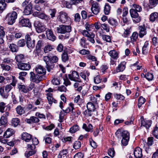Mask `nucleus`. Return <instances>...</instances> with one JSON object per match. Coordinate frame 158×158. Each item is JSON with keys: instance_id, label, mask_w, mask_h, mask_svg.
Instances as JSON below:
<instances>
[{"instance_id": "obj_1", "label": "nucleus", "mask_w": 158, "mask_h": 158, "mask_svg": "<svg viewBox=\"0 0 158 158\" xmlns=\"http://www.w3.org/2000/svg\"><path fill=\"white\" fill-rule=\"evenodd\" d=\"M116 135L119 137L121 135L122 137L121 143L123 146H126L128 143L129 139V133L126 131H121L120 130H118L115 132Z\"/></svg>"}, {"instance_id": "obj_2", "label": "nucleus", "mask_w": 158, "mask_h": 158, "mask_svg": "<svg viewBox=\"0 0 158 158\" xmlns=\"http://www.w3.org/2000/svg\"><path fill=\"white\" fill-rule=\"evenodd\" d=\"M17 17V14L15 11L8 14L6 16L7 23L9 25H12L15 21Z\"/></svg>"}, {"instance_id": "obj_3", "label": "nucleus", "mask_w": 158, "mask_h": 158, "mask_svg": "<svg viewBox=\"0 0 158 158\" xmlns=\"http://www.w3.org/2000/svg\"><path fill=\"white\" fill-rule=\"evenodd\" d=\"M57 31L58 33L61 34L69 33L71 31V27L69 25H60L57 27Z\"/></svg>"}, {"instance_id": "obj_4", "label": "nucleus", "mask_w": 158, "mask_h": 158, "mask_svg": "<svg viewBox=\"0 0 158 158\" xmlns=\"http://www.w3.org/2000/svg\"><path fill=\"white\" fill-rule=\"evenodd\" d=\"M30 80L31 81L36 83H39L44 79V76L35 74L33 72L30 73Z\"/></svg>"}, {"instance_id": "obj_5", "label": "nucleus", "mask_w": 158, "mask_h": 158, "mask_svg": "<svg viewBox=\"0 0 158 158\" xmlns=\"http://www.w3.org/2000/svg\"><path fill=\"white\" fill-rule=\"evenodd\" d=\"M35 26L36 31L38 33H40L44 32L46 29V26L43 23L39 21L35 22Z\"/></svg>"}, {"instance_id": "obj_6", "label": "nucleus", "mask_w": 158, "mask_h": 158, "mask_svg": "<svg viewBox=\"0 0 158 158\" xmlns=\"http://www.w3.org/2000/svg\"><path fill=\"white\" fill-rule=\"evenodd\" d=\"M137 12L133 8L131 9L130 10V14L133 18V21L135 23L139 22L141 19L140 17L139 16Z\"/></svg>"}, {"instance_id": "obj_7", "label": "nucleus", "mask_w": 158, "mask_h": 158, "mask_svg": "<svg viewBox=\"0 0 158 158\" xmlns=\"http://www.w3.org/2000/svg\"><path fill=\"white\" fill-rule=\"evenodd\" d=\"M43 59L46 64V68L48 72H50L54 67V64L51 60V58L48 56L43 57Z\"/></svg>"}, {"instance_id": "obj_8", "label": "nucleus", "mask_w": 158, "mask_h": 158, "mask_svg": "<svg viewBox=\"0 0 158 158\" xmlns=\"http://www.w3.org/2000/svg\"><path fill=\"white\" fill-rule=\"evenodd\" d=\"M68 19V16L67 14L63 12H60L57 17L58 21L62 23H65Z\"/></svg>"}, {"instance_id": "obj_9", "label": "nucleus", "mask_w": 158, "mask_h": 158, "mask_svg": "<svg viewBox=\"0 0 158 158\" xmlns=\"http://www.w3.org/2000/svg\"><path fill=\"white\" fill-rule=\"evenodd\" d=\"M25 38L27 40V45L28 48L30 49L33 48L35 46V40H32V43L31 40V39L28 35H27L25 36Z\"/></svg>"}, {"instance_id": "obj_10", "label": "nucleus", "mask_w": 158, "mask_h": 158, "mask_svg": "<svg viewBox=\"0 0 158 158\" xmlns=\"http://www.w3.org/2000/svg\"><path fill=\"white\" fill-rule=\"evenodd\" d=\"M68 77L71 80L73 81L80 79L78 73L75 71H73L71 74H69Z\"/></svg>"}, {"instance_id": "obj_11", "label": "nucleus", "mask_w": 158, "mask_h": 158, "mask_svg": "<svg viewBox=\"0 0 158 158\" xmlns=\"http://www.w3.org/2000/svg\"><path fill=\"white\" fill-rule=\"evenodd\" d=\"M18 68L22 70H28L31 68L29 63H19L17 64Z\"/></svg>"}, {"instance_id": "obj_12", "label": "nucleus", "mask_w": 158, "mask_h": 158, "mask_svg": "<svg viewBox=\"0 0 158 158\" xmlns=\"http://www.w3.org/2000/svg\"><path fill=\"white\" fill-rule=\"evenodd\" d=\"M46 35L47 38L49 40L52 41L55 40L56 37L51 30L48 29L46 31Z\"/></svg>"}, {"instance_id": "obj_13", "label": "nucleus", "mask_w": 158, "mask_h": 158, "mask_svg": "<svg viewBox=\"0 0 158 158\" xmlns=\"http://www.w3.org/2000/svg\"><path fill=\"white\" fill-rule=\"evenodd\" d=\"M33 15L41 19H44L45 20H48L49 19V17L44 13L35 12L33 13Z\"/></svg>"}, {"instance_id": "obj_14", "label": "nucleus", "mask_w": 158, "mask_h": 158, "mask_svg": "<svg viewBox=\"0 0 158 158\" xmlns=\"http://www.w3.org/2000/svg\"><path fill=\"white\" fill-rule=\"evenodd\" d=\"M82 1V0H71L69 2H66L65 6L68 8H70L72 7V5H77Z\"/></svg>"}, {"instance_id": "obj_15", "label": "nucleus", "mask_w": 158, "mask_h": 158, "mask_svg": "<svg viewBox=\"0 0 158 158\" xmlns=\"http://www.w3.org/2000/svg\"><path fill=\"white\" fill-rule=\"evenodd\" d=\"M134 156L136 158H141L142 156V149L139 147L136 148L134 152Z\"/></svg>"}, {"instance_id": "obj_16", "label": "nucleus", "mask_w": 158, "mask_h": 158, "mask_svg": "<svg viewBox=\"0 0 158 158\" xmlns=\"http://www.w3.org/2000/svg\"><path fill=\"white\" fill-rule=\"evenodd\" d=\"M15 133L14 131L12 129L8 128L4 132L3 137L5 138H7L12 135Z\"/></svg>"}, {"instance_id": "obj_17", "label": "nucleus", "mask_w": 158, "mask_h": 158, "mask_svg": "<svg viewBox=\"0 0 158 158\" xmlns=\"http://www.w3.org/2000/svg\"><path fill=\"white\" fill-rule=\"evenodd\" d=\"M32 139V135L26 132H24L22 134V139L26 142H29Z\"/></svg>"}, {"instance_id": "obj_18", "label": "nucleus", "mask_w": 158, "mask_h": 158, "mask_svg": "<svg viewBox=\"0 0 158 158\" xmlns=\"http://www.w3.org/2000/svg\"><path fill=\"white\" fill-rule=\"evenodd\" d=\"M91 10L93 13L95 15H97L100 11V7L98 4L95 3L93 4Z\"/></svg>"}, {"instance_id": "obj_19", "label": "nucleus", "mask_w": 158, "mask_h": 158, "mask_svg": "<svg viewBox=\"0 0 158 158\" xmlns=\"http://www.w3.org/2000/svg\"><path fill=\"white\" fill-rule=\"evenodd\" d=\"M20 25L23 27H30L31 26V23L29 22V20L27 19H22L19 22Z\"/></svg>"}, {"instance_id": "obj_20", "label": "nucleus", "mask_w": 158, "mask_h": 158, "mask_svg": "<svg viewBox=\"0 0 158 158\" xmlns=\"http://www.w3.org/2000/svg\"><path fill=\"white\" fill-rule=\"evenodd\" d=\"M151 121L146 119H141V125L147 128H149L151 125Z\"/></svg>"}, {"instance_id": "obj_21", "label": "nucleus", "mask_w": 158, "mask_h": 158, "mask_svg": "<svg viewBox=\"0 0 158 158\" xmlns=\"http://www.w3.org/2000/svg\"><path fill=\"white\" fill-rule=\"evenodd\" d=\"M126 64V63L125 61L121 62L118 64L116 69V72H119L123 71L125 68Z\"/></svg>"}, {"instance_id": "obj_22", "label": "nucleus", "mask_w": 158, "mask_h": 158, "mask_svg": "<svg viewBox=\"0 0 158 158\" xmlns=\"http://www.w3.org/2000/svg\"><path fill=\"white\" fill-rule=\"evenodd\" d=\"M37 73L39 74H45L46 73V70L44 67L40 65L37 66L35 69Z\"/></svg>"}, {"instance_id": "obj_23", "label": "nucleus", "mask_w": 158, "mask_h": 158, "mask_svg": "<svg viewBox=\"0 0 158 158\" xmlns=\"http://www.w3.org/2000/svg\"><path fill=\"white\" fill-rule=\"evenodd\" d=\"M32 5L31 4H28L26 6L24 11L25 15H28L30 14L32 11Z\"/></svg>"}, {"instance_id": "obj_24", "label": "nucleus", "mask_w": 158, "mask_h": 158, "mask_svg": "<svg viewBox=\"0 0 158 158\" xmlns=\"http://www.w3.org/2000/svg\"><path fill=\"white\" fill-rule=\"evenodd\" d=\"M25 121L27 123H38L39 122V120L37 118L32 116L29 119H26Z\"/></svg>"}, {"instance_id": "obj_25", "label": "nucleus", "mask_w": 158, "mask_h": 158, "mask_svg": "<svg viewBox=\"0 0 158 158\" xmlns=\"http://www.w3.org/2000/svg\"><path fill=\"white\" fill-rule=\"evenodd\" d=\"M108 54L111 57L114 59H116L118 58V54L117 52L114 50L110 51Z\"/></svg>"}, {"instance_id": "obj_26", "label": "nucleus", "mask_w": 158, "mask_h": 158, "mask_svg": "<svg viewBox=\"0 0 158 158\" xmlns=\"http://www.w3.org/2000/svg\"><path fill=\"white\" fill-rule=\"evenodd\" d=\"M47 95V99L50 104H52L53 102L54 103L56 102V101L53 98L51 93H48Z\"/></svg>"}, {"instance_id": "obj_27", "label": "nucleus", "mask_w": 158, "mask_h": 158, "mask_svg": "<svg viewBox=\"0 0 158 158\" xmlns=\"http://www.w3.org/2000/svg\"><path fill=\"white\" fill-rule=\"evenodd\" d=\"M158 18V13L156 12L152 13L150 15V20L151 22H153L157 20Z\"/></svg>"}, {"instance_id": "obj_28", "label": "nucleus", "mask_w": 158, "mask_h": 158, "mask_svg": "<svg viewBox=\"0 0 158 158\" xmlns=\"http://www.w3.org/2000/svg\"><path fill=\"white\" fill-rule=\"evenodd\" d=\"M108 23L113 27H115L118 24L117 21L113 18H110L108 20Z\"/></svg>"}, {"instance_id": "obj_29", "label": "nucleus", "mask_w": 158, "mask_h": 158, "mask_svg": "<svg viewBox=\"0 0 158 158\" xmlns=\"http://www.w3.org/2000/svg\"><path fill=\"white\" fill-rule=\"evenodd\" d=\"M88 127L89 128H88L87 125L84 123L83 124L82 128L84 129L87 131H90L92 132L93 131V126L91 124H89L88 125Z\"/></svg>"}, {"instance_id": "obj_30", "label": "nucleus", "mask_w": 158, "mask_h": 158, "mask_svg": "<svg viewBox=\"0 0 158 158\" xmlns=\"http://www.w3.org/2000/svg\"><path fill=\"white\" fill-rule=\"evenodd\" d=\"M9 48L12 52H16L18 50V46L14 44H10Z\"/></svg>"}, {"instance_id": "obj_31", "label": "nucleus", "mask_w": 158, "mask_h": 158, "mask_svg": "<svg viewBox=\"0 0 158 158\" xmlns=\"http://www.w3.org/2000/svg\"><path fill=\"white\" fill-rule=\"evenodd\" d=\"M86 58L89 60H91L92 61L95 62V64L97 66L98 64V61H97L96 58L91 55H89L86 56Z\"/></svg>"}, {"instance_id": "obj_32", "label": "nucleus", "mask_w": 158, "mask_h": 158, "mask_svg": "<svg viewBox=\"0 0 158 158\" xmlns=\"http://www.w3.org/2000/svg\"><path fill=\"white\" fill-rule=\"evenodd\" d=\"M139 36L142 38L146 34L145 29L142 26H140L139 27Z\"/></svg>"}, {"instance_id": "obj_33", "label": "nucleus", "mask_w": 158, "mask_h": 158, "mask_svg": "<svg viewBox=\"0 0 158 158\" xmlns=\"http://www.w3.org/2000/svg\"><path fill=\"white\" fill-rule=\"evenodd\" d=\"M95 105L92 102H89L87 103V108L90 111H94L95 110Z\"/></svg>"}, {"instance_id": "obj_34", "label": "nucleus", "mask_w": 158, "mask_h": 158, "mask_svg": "<svg viewBox=\"0 0 158 158\" xmlns=\"http://www.w3.org/2000/svg\"><path fill=\"white\" fill-rule=\"evenodd\" d=\"M67 153L68 152L67 150H63L60 152L58 155V158H61L62 157L64 158L66 156Z\"/></svg>"}, {"instance_id": "obj_35", "label": "nucleus", "mask_w": 158, "mask_h": 158, "mask_svg": "<svg viewBox=\"0 0 158 158\" xmlns=\"http://www.w3.org/2000/svg\"><path fill=\"white\" fill-rule=\"evenodd\" d=\"M79 127L77 124L74 125L70 128L69 131L71 133H74L79 130Z\"/></svg>"}, {"instance_id": "obj_36", "label": "nucleus", "mask_w": 158, "mask_h": 158, "mask_svg": "<svg viewBox=\"0 0 158 158\" xmlns=\"http://www.w3.org/2000/svg\"><path fill=\"white\" fill-rule=\"evenodd\" d=\"M24 58V56L23 54H19L17 55L15 58L16 61L19 63H21Z\"/></svg>"}, {"instance_id": "obj_37", "label": "nucleus", "mask_w": 158, "mask_h": 158, "mask_svg": "<svg viewBox=\"0 0 158 158\" xmlns=\"http://www.w3.org/2000/svg\"><path fill=\"white\" fill-rule=\"evenodd\" d=\"M148 44L149 43L148 41H146L144 43V45L143 46L142 49V52L143 54H145L148 52V49L147 48V47Z\"/></svg>"}, {"instance_id": "obj_38", "label": "nucleus", "mask_w": 158, "mask_h": 158, "mask_svg": "<svg viewBox=\"0 0 158 158\" xmlns=\"http://www.w3.org/2000/svg\"><path fill=\"white\" fill-rule=\"evenodd\" d=\"M19 122L20 121L18 118H13L11 120V125L14 127H16L18 125Z\"/></svg>"}, {"instance_id": "obj_39", "label": "nucleus", "mask_w": 158, "mask_h": 158, "mask_svg": "<svg viewBox=\"0 0 158 158\" xmlns=\"http://www.w3.org/2000/svg\"><path fill=\"white\" fill-rule=\"evenodd\" d=\"M8 92H6L4 91V89L2 88H0V94L1 95L5 98H7L8 96Z\"/></svg>"}, {"instance_id": "obj_40", "label": "nucleus", "mask_w": 158, "mask_h": 158, "mask_svg": "<svg viewBox=\"0 0 158 158\" xmlns=\"http://www.w3.org/2000/svg\"><path fill=\"white\" fill-rule=\"evenodd\" d=\"M69 105L70 106V107H68L65 110H63L64 112L66 113H69L71 111V109L72 111H73V110L74 109L73 107V104L72 103H70L69 104Z\"/></svg>"}, {"instance_id": "obj_41", "label": "nucleus", "mask_w": 158, "mask_h": 158, "mask_svg": "<svg viewBox=\"0 0 158 158\" xmlns=\"http://www.w3.org/2000/svg\"><path fill=\"white\" fill-rule=\"evenodd\" d=\"M17 113L21 115L24 112L23 109L21 106H18L16 108Z\"/></svg>"}, {"instance_id": "obj_42", "label": "nucleus", "mask_w": 158, "mask_h": 158, "mask_svg": "<svg viewBox=\"0 0 158 158\" xmlns=\"http://www.w3.org/2000/svg\"><path fill=\"white\" fill-rule=\"evenodd\" d=\"M7 120L6 117L2 116L0 119V126L5 125L6 124Z\"/></svg>"}, {"instance_id": "obj_43", "label": "nucleus", "mask_w": 158, "mask_h": 158, "mask_svg": "<svg viewBox=\"0 0 158 158\" xmlns=\"http://www.w3.org/2000/svg\"><path fill=\"white\" fill-rule=\"evenodd\" d=\"M53 49V48L51 45H48L44 47V51L45 53H48L51 51Z\"/></svg>"}, {"instance_id": "obj_44", "label": "nucleus", "mask_w": 158, "mask_h": 158, "mask_svg": "<svg viewBox=\"0 0 158 158\" xmlns=\"http://www.w3.org/2000/svg\"><path fill=\"white\" fill-rule=\"evenodd\" d=\"M145 101V100L144 98H143L142 97H140L138 100V107L139 108L141 105L143 104Z\"/></svg>"}, {"instance_id": "obj_45", "label": "nucleus", "mask_w": 158, "mask_h": 158, "mask_svg": "<svg viewBox=\"0 0 158 158\" xmlns=\"http://www.w3.org/2000/svg\"><path fill=\"white\" fill-rule=\"evenodd\" d=\"M138 34L136 32H134L131 37V41L133 42L135 41L138 38Z\"/></svg>"}, {"instance_id": "obj_46", "label": "nucleus", "mask_w": 158, "mask_h": 158, "mask_svg": "<svg viewBox=\"0 0 158 158\" xmlns=\"http://www.w3.org/2000/svg\"><path fill=\"white\" fill-rule=\"evenodd\" d=\"M81 145V143L80 142L76 141L73 145V148L75 149H77L80 148Z\"/></svg>"}, {"instance_id": "obj_47", "label": "nucleus", "mask_w": 158, "mask_h": 158, "mask_svg": "<svg viewBox=\"0 0 158 158\" xmlns=\"http://www.w3.org/2000/svg\"><path fill=\"white\" fill-rule=\"evenodd\" d=\"M132 8L137 12H140L142 10L141 6L136 4H133Z\"/></svg>"}, {"instance_id": "obj_48", "label": "nucleus", "mask_w": 158, "mask_h": 158, "mask_svg": "<svg viewBox=\"0 0 158 158\" xmlns=\"http://www.w3.org/2000/svg\"><path fill=\"white\" fill-rule=\"evenodd\" d=\"M68 59L69 58L67 53L65 52H64L63 53L62 56V61L64 62H65L68 60Z\"/></svg>"}, {"instance_id": "obj_49", "label": "nucleus", "mask_w": 158, "mask_h": 158, "mask_svg": "<svg viewBox=\"0 0 158 158\" xmlns=\"http://www.w3.org/2000/svg\"><path fill=\"white\" fill-rule=\"evenodd\" d=\"M18 88L19 89L21 90L23 92L27 93V88H26L25 85H19L18 86Z\"/></svg>"}, {"instance_id": "obj_50", "label": "nucleus", "mask_w": 158, "mask_h": 158, "mask_svg": "<svg viewBox=\"0 0 158 158\" xmlns=\"http://www.w3.org/2000/svg\"><path fill=\"white\" fill-rule=\"evenodd\" d=\"M158 3V0H149L150 6L152 7L156 6Z\"/></svg>"}, {"instance_id": "obj_51", "label": "nucleus", "mask_w": 158, "mask_h": 158, "mask_svg": "<svg viewBox=\"0 0 158 158\" xmlns=\"http://www.w3.org/2000/svg\"><path fill=\"white\" fill-rule=\"evenodd\" d=\"M152 134L156 138L158 139V127H156L154 128Z\"/></svg>"}, {"instance_id": "obj_52", "label": "nucleus", "mask_w": 158, "mask_h": 158, "mask_svg": "<svg viewBox=\"0 0 158 158\" xmlns=\"http://www.w3.org/2000/svg\"><path fill=\"white\" fill-rule=\"evenodd\" d=\"M52 84L55 85H57L60 84V82L59 79L55 77H54L52 80Z\"/></svg>"}, {"instance_id": "obj_53", "label": "nucleus", "mask_w": 158, "mask_h": 158, "mask_svg": "<svg viewBox=\"0 0 158 158\" xmlns=\"http://www.w3.org/2000/svg\"><path fill=\"white\" fill-rule=\"evenodd\" d=\"M3 1L0 2V10L2 12L6 8V4Z\"/></svg>"}, {"instance_id": "obj_54", "label": "nucleus", "mask_w": 158, "mask_h": 158, "mask_svg": "<svg viewBox=\"0 0 158 158\" xmlns=\"http://www.w3.org/2000/svg\"><path fill=\"white\" fill-rule=\"evenodd\" d=\"M152 44L155 46L158 47V39L156 37H153L152 39Z\"/></svg>"}, {"instance_id": "obj_55", "label": "nucleus", "mask_w": 158, "mask_h": 158, "mask_svg": "<svg viewBox=\"0 0 158 158\" xmlns=\"http://www.w3.org/2000/svg\"><path fill=\"white\" fill-rule=\"evenodd\" d=\"M110 10V6L107 4H106L104 7L105 13L106 15H108L109 13Z\"/></svg>"}, {"instance_id": "obj_56", "label": "nucleus", "mask_w": 158, "mask_h": 158, "mask_svg": "<svg viewBox=\"0 0 158 158\" xmlns=\"http://www.w3.org/2000/svg\"><path fill=\"white\" fill-rule=\"evenodd\" d=\"M35 153V152L34 150L31 151L29 152L27 151L25 153V156L27 158H28L30 156L34 154Z\"/></svg>"}, {"instance_id": "obj_57", "label": "nucleus", "mask_w": 158, "mask_h": 158, "mask_svg": "<svg viewBox=\"0 0 158 158\" xmlns=\"http://www.w3.org/2000/svg\"><path fill=\"white\" fill-rule=\"evenodd\" d=\"M108 153L109 156L113 157L114 156L115 151L113 148H111L109 150Z\"/></svg>"}, {"instance_id": "obj_58", "label": "nucleus", "mask_w": 158, "mask_h": 158, "mask_svg": "<svg viewBox=\"0 0 158 158\" xmlns=\"http://www.w3.org/2000/svg\"><path fill=\"white\" fill-rule=\"evenodd\" d=\"M153 75L152 74L148 73L146 74V78L148 81H152L153 78Z\"/></svg>"}, {"instance_id": "obj_59", "label": "nucleus", "mask_w": 158, "mask_h": 158, "mask_svg": "<svg viewBox=\"0 0 158 158\" xmlns=\"http://www.w3.org/2000/svg\"><path fill=\"white\" fill-rule=\"evenodd\" d=\"M79 53L82 55H88L90 53L89 50L83 49L80 51Z\"/></svg>"}, {"instance_id": "obj_60", "label": "nucleus", "mask_w": 158, "mask_h": 158, "mask_svg": "<svg viewBox=\"0 0 158 158\" xmlns=\"http://www.w3.org/2000/svg\"><path fill=\"white\" fill-rule=\"evenodd\" d=\"M103 39L108 42H111V40L110 36L109 35H103L102 36Z\"/></svg>"}, {"instance_id": "obj_61", "label": "nucleus", "mask_w": 158, "mask_h": 158, "mask_svg": "<svg viewBox=\"0 0 158 158\" xmlns=\"http://www.w3.org/2000/svg\"><path fill=\"white\" fill-rule=\"evenodd\" d=\"M101 27L106 32H109L110 31L109 27L107 24L105 23L102 24Z\"/></svg>"}, {"instance_id": "obj_62", "label": "nucleus", "mask_w": 158, "mask_h": 158, "mask_svg": "<svg viewBox=\"0 0 158 158\" xmlns=\"http://www.w3.org/2000/svg\"><path fill=\"white\" fill-rule=\"evenodd\" d=\"M17 44L19 47H23L25 45V42L24 40H21L18 41Z\"/></svg>"}, {"instance_id": "obj_63", "label": "nucleus", "mask_w": 158, "mask_h": 158, "mask_svg": "<svg viewBox=\"0 0 158 158\" xmlns=\"http://www.w3.org/2000/svg\"><path fill=\"white\" fill-rule=\"evenodd\" d=\"M101 81V79L100 78L99 76H97L95 77L94 79V81L96 84H98L100 83Z\"/></svg>"}, {"instance_id": "obj_64", "label": "nucleus", "mask_w": 158, "mask_h": 158, "mask_svg": "<svg viewBox=\"0 0 158 158\" xmlns=\"http://www.w3.org/2000/svg\"><path fill=\"white\" fill-rule=\"evenodd\" d=\"M83 155L81 152H78L74 156V158H83Z\"/></svg>"}]
</instances>
